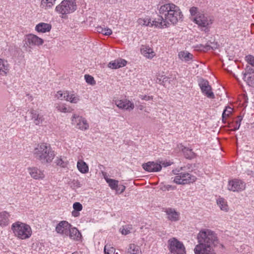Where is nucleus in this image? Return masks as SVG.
<instances>
[{
    "mask_svg": "<svg viewBox=\"0 0 254 254\" xmlns=\"http://www.w3.org/2000/svg\"><path fill=\"white\" fill-rule=\"evenodd\" d=\"M78 170L82 173L85 174L88 172L89 168L87 164L83 160H79L77 163Z\"/></svg>",
    "mask_w": 254,
    "mask_h": 254,
    "instance_id": "obj_29",
    "label": "nucleus"
},
{
    "mask_svg": "<svg viewBox=\"0 0 254 254\" xmlns=\"http://www.w3.org/2000/svg\"><path fill=\"white\" fill-rule=\"evenodd\" d=\"M246 60L247 63L253 66H254V57L252 55H248L246 57Z\"/></svg>",
    "mask_w": 254,
    "mask_h": 254,
    "instance_id": "obj_46",
    "label": "nucleus"
},
{
    "mask_svg": "<svg viewBox=\"0 0 254 254\" xmlns=\"http://www.w3.org/2000/svg\"><path fill=\"white\" fill-rule=\"evenodd\" d=\"M131 229V226L130 225H125L123 226L120 228V231L123 235H127L130 233Z\"/></svg>",
    "mask_w": 254,
    "mask_h": 254,
    "instance_id": "obj_40",
    "label": "nucleus"
},
{
    "mask_svg": "<svg viewBox=\"0 0 254 254\" xmlns=\"http://www.w3.org/2000/svg\"><path fill=\"white\" fill-rule=\"evenodd\" d=\"M72 215L74 216V217H77L79 216V211H76L75 210H73L72 212Z\"/></svg>",
    "mask_w": 254,
    "mask_h": 254,
    "instance_id": "obj_52",
    "label": "nucleus"
},
{
    "mask_svg": "<svg viewBox=\"0 0 254 254\" xmlns=\"http://www.w3.org/2000/svg\"><path fill=\"white\" fill-rule=\"evenodd\" d=\"M217 203L219 205L221 210L227 211L228 210V206L227 202L223 198H219L217 200Z\"/></svg>",
    "mask_w": 254,
    "mask_h": 254,
    "instance_id": "obj_32",
    "label": "nucleus"
},
{
    "mask_svg": "<svg viewBox=\"0 0 254 254\" xmlns=\"http://www.w3.org/2000/svg\"><path fill=\"white\" fill-rule=\"evenodd\" d=\"M52 28L51 24L41 22L38 24L35 27V30L38 32L46 33L49 32Z\"/></svg>",
    "mask_w": 254,
    "mask_h": 254,
    "instance_id": "obj_24",
    "label": "nucleus"
},
{
    "mask_svg": "<svg viewBox=\"0 0 254 254\" xmlns=\"http://www.w3.org/2000/svg\"><path fill=\"white\" fill-rule=\"evenodd\" d=\"M183 151L187 158L191 159L193 157L194 155V153L192 151L191 149L185 148Z\"/></svg>",
    "mask_w": 254,
    "mask_h": 254,
    "instance_id": "obj_42",
    "label": "nucleus"
},
{
    "mask_svg": "<svg viewBox=\"0 0 254 254\" xmlns=\"http://www.w3.org/2000/svg\"><path fill=\"white\" fill-rule=\"evenodd\" d=\"M174 174L177 176L174 178L173 182L178 185H186L193 183L196 181V177L188 173H176L174 170L173 171Z\"/></svg>",
    "mask_w": 254,
    "mask_h": 254,
    "instance_id": "obj_7",
    "label": "nucleus"
},
{
    "mask_svg": "<svg viewBox=\"0 0 254 254\" xmlns=\"http://www.w3.org/2000/svg\"><path fill=\"white\" fill-rule=\"evenodd\" d=\"M84 77L87 83L90 84L91 85H94L95 84L94 79L92 76L86 74L85 75Z\"/></svg>",
    "mask_w": 254,
    "mask_h": 254,
    "instance_id": "obj_45",
    "label": "nucleus"
},
{
    "mask_svg": "<svg viewBox=\"0 0 254 254\" xmlns=\"http://www.w3.org/2000/svg\"><path fill=\"white\" fill-rule=\"evenodd\" d=\"M23 42L24 47L32 49L34 46L42 45L44 40L35 35L30 34L26 36Z\"/></svg>",
    "mask_w": 254,
    "mask_h": 254,
    "instance_id": "obj_9",
    "label": "nucleus"
},
{
    "mask_svg": "<svg viewBox=\"0 0 254 254\" xmlns=\"http://www.w3.org/2000/svg\"><path fill=\"white\" fill-rule=\"evenodd\" d=\"M68 97H66V101L72 103H77L80 100L79 96L73 92L69 93L68 92Z\"/></svg>",
    "mask_w": 254,
    "mask_h": 254,
    "instance_id": "obj_31",
    "label": "nucleus"
},
{
    "mask_svg": "<svg viewBox=\"0 0 254 254\" xmlns=\"http://www.w3.org/2000/svg\"><path fill=\"white\" fill-rule=\"evenodd\" d=\"M10 215L8 212L3 211L0 212V226L4 227L9 224Z\"/></svg>",
    "mask_w": 254,
    "mask_h": 254,
    "instance_id": "obj_20",
    "label": "nucleus"
},
{
    "mask_svg": "<svg viewBox=\"0 0 254 254\" xmlns=\"http://www.w3.org/2000/svg\"><path fill=\"white\" fill-rule=\"evenodd\" d=\"M248 174L254 177V172L251 171Z\"/></svg>",
    "mask_w": 254,
    "mask_h": 254,
    "instance_id": "obj_54",
    "label": "nucleus"
},
{
    "mask_svg": "<svg viewBox=\"0 0 254 254\" xmlns=\"http://www.w3.org/2000/svg\"><path fill=\"white\" fill-rule=\"evenodd\" d=\"M33 154L37 160L44 164L51 163L56 155L50 145L46 143L38 144L33 150Z\"/></svg>",
    "mask_w": 254,
    "mask_h": 254,
    "instance_id": "obj_3",
    "label": "nucleus"
},
{
    "mask_svg": "<svg viewBox=\"0 0 254 254\" xmlns=\"http://www.w3.org/2000/svg\"><path fill=\"white\" fill-rule=\"evenodd\" d=\"M116 105L120 109L131 110L134 108V104L129 100H118L115 102Z\"/></svg>",
    "mask_w": 254,
    "mask_h": 254,
    "instance_id": "obj_17",
    "label": "nucleus"
},
{
    "mask_svg": "<svg viewBox=\"0 0 254 254\" xmlns=\"http://www.w3.org/2000/svg\"><path fill=\"white\" fill-rule=\"evenodd\" d=\"M233 111V109L227 106L226 107L225 110L223 111V114H222V121L223 122H224V120L230 116V115L232 114Z\"/></svg>",
    "mask_w": 254,
    "mask_h": 254,
    "instance_id": "obj_36",
    "label": "nucleus"
},
{
    "mask_svg": "<svg viewBox=\"0 0 254 254\" xmlns=\"http://www.w3.org/2000/svg\"><path fill=\"white\" fill-rule=\"evenodd\" d=\"M28 171L31 176L34 179H43L44 177V174L41 170L36 167L28 168Z\"/></svg>",
    "mask_w": 254,
    "mask_h": 254,
    "instance_id": "obj_18",
    "label": "nucleus"
},
{
    "mask_svg": "<svg viewBox=\"0 0 254 254\" xmlns=\"http://www.w3.org/2000/svg\"><path fill=\"white\" fill-rule=\"evenodd\" d=\"M105 179L111 189L114 190H117V188H118V181L106 178H105Z\"/></svg>",
    "mask_w": 254,
    "mask_h": 254,
    "instance_id": "obj_33",
    "label": "nucleus"
},
{
    "mask_svg": "<svg viewBox=\"0 0 254 254\" xmlns=\"http://www.w3.org/2000/svg\"><path fill=\"white\" fill-rule=\"evenodd\" d=\"M30 113L31 114V119L36 125H39L42 123L44 120L43 115L41 113L37 110L31 109Z\"/></svg>",
    "mask_w": 254,
    "mask_h": 254,
    "instance_id": "obj_16",
    "label": "nucleus"
},
{
    "mask_svg": "<svg viewBox=\"0 0 254 254\" xmlns=\"http://www.w3.org/2000/svg\"><path fill=\"white\" fill-rule=\"evenodd\" d=\"M104 251L105 254H114L115 249L112 247L111 245L107 244L104 247Z\"/></svg>",
    "mask_w": 254,
    "mask_h": 254,
    "instance_id": "obj_39",
    "label": "nucleus"
},
{
    "mask_svg": "<svg viewBox=\"0 0 254 254\" xmlns=\"http://www.w3.org/2000/svg\"><path fill=\"white\" fill-rule=\"evenodd\" d=\"M140 51L141 54L148 59H152L155 55L153 49L149 46H142Z\"/></svg>",
    "mask_w": 254,
    "mask_h": 254,
    "instance_id": "obj_22",
    "label": "nucleus"
},
{
    "mask_svg": "<svg viewBox=\"0 0 254 254\" xmlns=\"http://www.w3.org/2000/svg\"><path fill=\"white\" fill-rule=\"evenodd\" d=\"M243 79L249 86L254 88V74L249 76H244Z\"/></svg>",
    "mask_w": 254,
    "mask_h": 254,
    "instance_id": "obj_37",
    "label": "nucleus"
},
{
    "mask_svg": "<svg viewBox=\"0 0 254 254\" xmlns=\"http://www.w3.org/2000/svg\"><path fill=\"white\" fill-rule=\"evenodd\" d=\"M195 22L199 26L206 28L209 24L211 23V20L205 16L203 14H199L194 19Z\"/></svg>",
    "mask_w": 254,
    "mask_h": 254,
    "instance_id": "obj_15",
    "label": "nucleus"
},
{
    "mask_svg": "<svg viewBox=\"0 0 254 254\" xmlns=\"http://www.w3.org/2000/svg\"><path fill=\"white\" fill-rule=\"evenodd\" d=\"M127 254H142L140 248L134 244H130L127 252Z\"/></svg>",
    "mask_w": 254,
    "mask_h": 254,
    "instance_id": "obj_27",
    "label": "nucleus"
},
{
    "mask_svg": "<svg viewBox=\"0 0 254 254\" xmlns=\"http://www.w3.org/2000/svg\"><path fill=\"white\" fill-rule=\"evenodd\" d=\"M126 189V187L124 185H118V188L116 190V191L119 193H123Z\"/></svg>",
    "mask_w": 254,
    "mask_h": 254,
    "instance_id": "obj_49",
    "label": "nucleus"
},
{
    "mask_svg": "<svg viewBox=\"0 0 254 254\" xmlns=\"http://www.w3.org/2000/svg\"><path fill=\"white\" fill-rule=\"evenodd\" d=\"M138 23L142 25L155 26L159 28H164V26H166V22L164 21L163 16L157 15L156 17H155L153 20H152L149 17H145L144 18H139L138 19Z\"/></svg>",
    "mask_w": 254,
    "mask_h": 254,
    "instance_id": "obj_6",
    "label": "nucleus"
},
{
    "mask_svg": "<svg viewBox=\"0 0 254 254\" xmlns=\"http://www.w3.org/2000/svg\"><path fill=\"white\" fill-rule=\"evenodd\" d=\"M169 254L186 253V249L183 243L175 238L168 240Z\"/></svg>",
    "mask_w": 254,
    "mask_h": 254,
    "instance_id": "obj_8",
    "label": "nucleus"
},
{
    "mask_svg": "<svg viewBox=\"0 0 254 254\" xmlns=\"http://www.w3.org/2000/svg\"><path fill=\"white\" fill-rule=\"evenodd\" d=\"M198 9L196 7H192L190 9V13L191 15H195L197 13Z\"/></svg>",
    "mask_w": 254,
    "mask_h": 254,
    "instance_id": "obj_50",
    "label": "nucleus"
},
{
    "mask_svg": "<svg viewBox=\"0 0 254 254\" xmlns=\"http://www.w3.org/2000/svg\"><path fill=\"white\" fill-rule=\"evenodd\" d=\"M246 184L243 181L234 179L229 182L228 189L233 191H241L245 189Z\"/></svg>",
    "mask_w": 254,
    "mask_h": 254,
    "instance_id": "obj_11",
    "label": "nucleus"
},
{
    "mask_svg": "<svg viewBox=\"0 0 254 254\" xmlns=\"http://www.w3.org/2000/svg\"><path fill=\"white\" fill-rule=\"evenodd\" d=\"M73 208L74 210L76 211H80L82 209V205L80 203L76 202L73 203Z\"/></svg>",
    "mask_w": 254,
    "mask_h": 254,
    "instance_id": "obj_47",
    "label": "nucleus"
},
{
    "mask_svg": "<svg viewBox=\"0 0 254 254\" xmlns=\"http://www.w3.org/2000/svg\"><path fill=\"white\" fill-rule=\"evenodd\" d=\"M68 92L66 91L63 92L62 91H59L56 95V97L60 100H66V97H68Z\"/></svg>",
    "mask_w": 254,
    "mask_h": 254,
    "instance_id": "obj_38",
    "label": "nucleus"
},
{
    "mask_svg": "<svg viewBox=\"0 0 254 254\" xmlns=\"http://www.w3.org/2000/svg\"><path fill=\"white\" fill-rule=\"evenodd\" d=\"M71 225L66 221H62L60 222L56 227V232L62 235L64 237L68 236L69 227Z\"/></svg>",
    "mask_w": 254,
    "mask_h": 254,
    "instance_id": "obj_13",
    "label": "nucleus"
},
{
    "mask_svg": "<svg viewBox=\"0 0 254 254\" xmlns=\"http://www.w3.org/2000/svg\"><path fill=\"white\" fill-rule=\"evenodd\" d=\"M9 70V64L7 61L0 58V75H6Z\"/></svg>",
    "mask_w": 254,
    "mask_h": 254,
    "instance_id": "obj_26",
    "label": "nucleus"
},
{
    "mask_svg": "<svg viewBox=\"0 0 254 254\" xmlns=\"http://www.w3.org/2000/svg\"><path fill=\"white\" fill-rule=\"evenodd\" d=\"M178 57L182 61L188 62L192 60L193 56L187 51H182L179 53Z\"/></svg>",
    "mask_w": 254,
    "mask_h": 254,
    "instance_id": "obj_25",
    "label": "nucleus"
},
{
    "mask_svg": "<svg viewBox=\"0 0 254 254\" xmlns=\"http://www.w3.org/2000/svg\"><path fill=\"white\" fill-rule=\"evenodd\" d=\"M97 30L98 32L103 34L105 35L109 36L112 34V31L108 28H103L101 26L97 27Z\"/></svg>",
    "mask_w": 254,
    "mask_h": 254,
    "instance_id": "obj_35",
    "label": "nucleus"
},
{
    "mask_svg": "<svg viewBox=\"0 0 254 254\" xmlns=\"http://www.w3.org/2000/svg\"><path fill=\"white\" fill-rule=\"evenodd\" d=\"M139 98L140 99H141L142 100H145V101H148V100H149L150 99H152V97H150V96H147L146 95H139Z\"/></svg>",
    "mask_w": 254,
    "mask_h": 254,
    "instance_id": "obj_51",
    "label": "nucleus"
},
{
    "mask_svg": "<svg viewBox=\"0 0 254 254\" xmlns=\"http://www.w3.org/2000/svg\"><path fill=\"white\" fill-rule=\"evenodd\" d=\"M159 12L165 18V19L163 18L164 21L166 22V26H164V27L168 26L169 21L173 24H176L183 16L179 7L173 3L162 5L160 8Z\"/></svg>",
    "mask_w": 254,
    "mask_h": 254,
    "instance_id": "obj_2",
    "label": "nucleus"
},
{
    "mask_svg": "<svg viewBox=\"0 0 254 254\" xmlns=\"http://www.w3.org/2000/svg\"><path fill=\"white\" fill-rule=\"evenodd\" d=\"M198 244L194 249L195 254H216L214 248L219 240L217 234L208 229H201L197 235Z\"/></svg>",
    "mask_w": 254,
    "mask_h": 254,
    "instance_id": "obj_1",
    "label": "nucleus"
},
{
    "mask_svg": "<svg viewBox=\"0 0 254 254\" xmlns=\"http://www.w3.org/2000/svg\"><path fill=\"white\" fill-rule=\"evenodd\" d=\"M127 61L122 59H119L112 61L108 64V67L112 69H117L125 66Z\"/></svg>",
    "mask_w": 254,
    "mask_h": 254,
    "instance_id": "obj_19",
    "label": "nucleus"
},
{
    "mask_svg": "<svg viewBox=\"0 0 254 254\" xmlns=\"http://www.w3.org/2000/svg\"><path fill=\"white\" fill-rule=\"evenodd\" d=\"M171 165V163H169V162H166V163H165L164 162L163 164H162V166H164V167H167V166H169Z\"/></svg>",
    "mask_w": 254,
    "mask_h": 254,
    "instance_id": "obj_53",
    "label": "nucleus"
},
{
    "mask_svg": "<svg viewBox=\"0 0 254 254\" xmlns=\"http://www.w3.org/2000/svg\"><path fill=\"white\" fill-rule=\"evenodd\" d=\"M199 86L203 94L210 99L215 98L213 92L212 91V88L209 84L207 80L202 79L199 82Z\"/></svg>",
    "mask_w": 254,
    "mask_h": 254,
    "instance_id": "obj_12",
    "label": "nucleus"
},
{
    "mask_svg": "<svg viewBox=\"0 0 254 254\" xmlns=\"http://www.w3.org/2000/svg\"><path fill=\"white\" fill-rule=\"evenodd\" d=\"M142 166L145 171L149 172H159L162 169V165L160 163H158L154 162H148L146 163H144Z\"/></svg>",
    "mask_w": 254,
    "mask_h": 254,
    "instance_id": "obj_14",
    "label": "nucleus"
},
{
    "mask_svg": "<svg viewBox=\"0 0 254 254\" xmlns=\"http://www.w3.org/2000/svg\"><path fill=\"white\" fill-rule=\"evenodd\" d=\"M77 9L75 0H64L55 8V10L62 18H65L66 16L73 12Z\"/></svg>",
    "mask_w": 254,
    "mask_h": 254,
    "instance_id": "obj_5",
    "label": "nucleus"
},
{
    "mask_svg": "<svg viewBox=\"0 0 254 254\" xmlns=\"http://www.w3.org/2000/svg\"><path fill=\"white\" fill-rule=\"evenodd\" d=\"M55 163L57 165L63 168L66 167L67 166V163L64 161L61 157H57Z\"/></svg>",
    "mask_w": 254,
    "mask_h": 254,
    "instance_id": "obj_43",
    "label": "nucleus"
},
{
    "mask_svg": "<svg viewBox=\"0 0 254 254\" xmlns=\"http://www.w3.org/2000/svg\"><path fill=\"white\" fill-rule=\"evenodd\" d=\"M27 96H29V100H30V101H32V96L29 95V94H27Z\"/></svg>",
    "mask_w": 254,
    "mask_h": 254,
    "instance_id": "obj_55",
    "label": "nucleus"
},
{
    "mask_svg": "<svg viewBox=\"0 0 254 254\" xmlns=\"http://www.w3.org/2000/svg\"><path fill=\"white\" fill-rule=\"evenodd\" d=\"M72 124L76 125V127L82 130H87L89 128L86 120L82 117L73 115L71 120Z\"/></svg>",
    "mask_w": 254,
    "mask_h": 254,
    "instance_id": "obj_10",
    "label": "nucleus"
},
{
    "mask_svg": "<svg viewBox=\"0 0 254 254\" xmlns=\"http://www.w3.org/2000/svg\"><path fill=\"white\" fill-rule=\"evenodd\" d=\"M165 212L168 215V219L171 221H176L179 220V213L174 209L169 208L166 209Z\"/></svg>",
    "mask_w": 254,
    "mask_h": 254,
    "instance_id": "obj_23",
    "label": "nucleus"
},
{
    "mask_svg": "<svg viewBox=\"0 0 254 254\" xmlns=\"http://www.w3.org/2000/svg\"><path fill=\"white\" fill-rule=\"evenodd\" d=\"M217 47V44L214 42H207L205 45L200 44L199 46V49L203 51H207L211 49L214 50Z\"/></svg>",
    "mask_w": 254,
    "mask_h": 254,
    "instance_id": "obj_28",
    "label": "nucleus"
},
{
    "mask_svg": "<svg viewBox=\"0 0 254 254\" xmlns=\"http://www.w3.org/2000/svg\"><path fill=\"white\" fill-rule=\"evenodd\" d=\"M72 254H78V253L77 252H74V253H73Z\"/></svg>",
    "mask_w": 254,
    "mask_h": 254,
    "instance_id": "obj_56",
    "label": "nucleus"
},
{
    "mask_svg": "<svg viewBox=\"0 0 254 254\" xmlns=\"http://www.w3.org/2000/svg\"><path fill=\"white\" fill-rule=\"evenodd\" d=\"M55 107L57 110L62 113L70 112L71 109L69 107L66 106L63 103H57L55 104Z\"/></svg>",
    "mask_w": 254,
    "mask_h": 254,
    "instance_id": "obj_30",
    "label": "nucleus"
},
{
    "mask_svg": "<svg viewBox=\"0 0 254 254\" xmlns=\"http://www.w3.org/2000/svg\"><path fill=\"white\" fill-rule=\"evenodd\" d=\"M11 229L14 235L22 240L30 238L32 233L31 228L29 225L20 221L13 223Z\"/></svg>",
    "mask_w": 254,
    "mask_h": 254,
    "instance_id": "obj_4",
    "label": "nucleus"
},
{
    "mask_svg": "<svg viewBox=\"0 0 254 254\" xmlns=\"http://www.w3.org/2000/svg\"><path fill=\"white\" fill-rule=\"evenodd\" d=\"M238 120L236 121V126L234 127V129H232L233 131L238 129L241 126V122L243 119L242 117L240 116H238Z\"/></svg>",
    "mask_w": 254,
    "mask_h": 254,
    "instance_id": "obj_48",
    "label": "nucleus"
},
{
    "mask_svg": "<svg viewBox=\"0 0 254 254\" xmlns=\"http://www.w3.org/2000/svg\"><path fill=\"white\" fill-rule=\"evenodd\" d=\"M54 4L51 0H41L40 6L45 9L51 8Z\"/></svg>",
    "mask_w": 254,
    "mask_h": 254,
    "instance_id": "obj_34",
    "label": "nucleus"
},
{
    "mask_svg": "<svg viewBox=\"0 0 254 254\" xmlns=\"http://www.w3.org/2000/svg\"><path fill=\"white\" fill-rule=\"evenodd\" d=\"M166 78H166V77H164L163 78V80L166 79ZM163 81H164V80H163Z\"/></svg>",
    "mask_w": 254,
    "mask_h": 254,
    "instance_id": "obj_57",
    "label": "nucleus"
},
{
    "mask_svg": "<svg viewBox=\"0 0 254 254\" xmlns=\"http://www.w3.org/2000/svg\"><path fill=\"white\" fill-rule=\"evenodd\" d=\"M68 236L69 238L73 240L80 241L82 235L79 230L75 227H69Z\"/></svg>",
    "mask_w": 254,
    "mask_h": 254,
    "instance_id": "obj_21",
    "label": "nucleus"
},
{
    "mask_svg": "<svg viewBox=\"0 0 254 254\" xmlns=\"http://www.w3.org/2000/svg\"><path fill=\"white\" fill-rule=\"evenodd\" d=\"M176 189V187L174 186L170 185H164L160 187V189L162 191H169L171 190H174Z\"/></svg>",
    "mask_w": 254,
    "mask_h": 254,
    "instance_id": "obj_44",
    "label": "nucleus"
},
{
    "mask_svg": "<svg viewBox=\"0 0 254 254\" xmlns=\"http://www.w3.org/2000/svg\"><path fill=\"white\" fill-rule=\"evenodd\" d=\"M244 76H249L254 74V69L250 65H247Z\"/></svg>",
    "mask_w": 254,
    "mask_h": 254,
    "instance_id": "obj_41",
    "label": "nucleus"
}]
</instances>
